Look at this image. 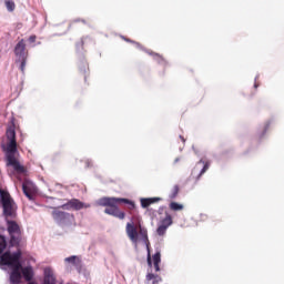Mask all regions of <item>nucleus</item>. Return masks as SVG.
Segmentation results:
<instances>
[{
    "instance_id": "f257e3e1",
    "label": "nucleus",
    "mask_w": 284,
    "mask_h": 284,
    "mask_svg": "<svg viewBox=\"0 0 284 284\" xmlns=\"http://www.w3.org/2000/svg\"><path fill=\"white\" fill-rule=\"evenodd\" d=\"M126 236L130 241L136 245L140 241H143L146 245L148 257L146 263L149 267H154V272H161V252H156L153 256L150 254V240L148 239V229L141 225V222L134 224V222H128L125 226Z\"/></svg>"
},
{
    "instance_id": "f03ea898",
    "label": "nucleus",
    "mask_w": 284,
    "mask_h": 284,
    "mask_svg": "<svg viewBox=\"0 0 284 284\" xmlns=\"http://www.w3.org/2000/svg\"><path fill=\"white\" fill-rule=\"evenodd\" d=\"M7 148H6V161L9 168H13L17 174H26V166L21 165L17 158V131L14 126H10L7 130Z\"/></svg>"
},
{
    "instance_id": "7ed1b4c3",
    "label": "nucleus",
    "mask_w": 284,
    "mask_h": 284,
    "mask_svg": "<svg viewBox=\"0 0 284 284\" xmlns=\"http://www.w3.org/2000/svg\"><path fill=\"white\" fill-rule=\"evenodd\" d=\"M122 203L129 205V210H134V207H136L133 201H130L125 197H102L99 201V205L105 207L104 214L120 219V221L125 219V212L119 210V206H116L121 205Z\"/></svg>"
},
{
    "instance_id": "20e7f679",
    "label": "nucleus",
    "mask_w": 284,
    "mask_h": 284,
    "mask_svg": "<svg viewBox=\"0 0 284 284\" xmlns=\"http://www.w3.org/2000/svg\"><path fill=\"white\" fill-rule=\"evenodd\" d=\"M20 258H21V252L11 254L10 251H7L0 256L1 265H8L9 267H12V271L10 274V282L12 284L21 283L22 265H21Z\"/></svg>"
},
{
    "instance_id": "39448f33",
    "label": "nucleus",
    "mask_w": 284,
    "mask_h": 284,
    "mask_svg": "<svg viewBox=\"0 0 284 284\" xmlns=\"http://www.w3.org/2000/svg\"><path fill=\"white\" fill-rule=\"evenodd\" d=\"M7 231L10 236V245L12 247H19L21 241L23 239V232L21 231V226L14 221L7 222Z\"/></svg>"
},
{
    "instance_id": "423d86ee",
    "label": "nucleus",
    "mask_w": 284,
    "mask_h": 284,
    "mask_svg": "<svg viewBox=\"0 0 284 284\" xmlns=\"http://www.w3.org/2000/svg\"><path fill=\"white\" fill-rule=\"evenodd\" d=\"M0 199L6 216H12V197L10 196V193L1 190Z\"/></svg>"
},
{
    "instance_id": "0eeeda50",
    "label": "nucleus",
    "mask_w": 284,
    "mask_h": 284,
    "mask_svg": "<svg viewBox=\"0 0 284 284\" xmlns=\"http://www.w3.org/2000/svg\"><path fill=\"white\" fill-rule=\"evenodd\" d=\"M61 207L62 210H74L75 212H79V210H88V207H90V204H85L79 199H71Z\"/></svg>"
},
{
    "instance_id": "6e6552de",
    "label": "nucleus",
    "mask_w": 284,
    "mask_h": 284,
    "mask_svg": "<svg viewBox=\"0 0 284 284\" xmlns=\"http://www.w3.org/2000/svg\"><path fill=\"white\" fill-rule=\"evenodd\" d=\"M172 223H173L172 215L166 213L165 217L160 222V224L156 229V234L159 236H164L165 232H168V227H170V225H172Z\"/></svg>"
},
{
    "instance_id": "1a4fd4ad",
    "label": "nucleus",
    "mask_w": 284,
    "mask_h": 284,
    "mask_svg": "<svg viewBox=\"0 0 284 284\" xmlns=\"http://www.w3.org/2000/svg\"><path fill=\"white\" fill-rule=\"evenodd\" d=\"M161 201V197H142L140 199V204L143 210H146V207H150V205H154V203H159Z\"/></svg>"
},
{
    "instance_id": "9d476101",
    "label": "nucleus",
    "mask_w": 284,
    "mask_h": 284,
    "mask_svg": "<svg viewBox=\"0 0 284 284\" xmlns=\"http://www.w3.org/2000/svg\"><path fill=\"white\" fill-rule=\"evenodd\" d=\"M52 216L54 221H58L59 223H63V221H68V219H70V213L55 210L52 212Z\"/></svg>"
},
{
    "instance_id": "9b49d317",
    "label": "nucleus",
    "mask_w": 284,
    "mask_h": 284,
    "mask_svg": "<svg viewBox=\"0 0 284 284\" xmlns=\"http://www.w3.org/2000/svg\"><path fill=\"white\" fill-rule=\"evenodd\" d=\"M22 192H23L24 196H27V199H29V201H34V196H36L34 190L32 189V186H30V184L23 183Z\"/></svg>"
},
{
    "instance_id": "f8f14e48",
    "label": "nucleus",
    "mask_w": 284,
    "mask_h": 284,
    "mask_svg": "<svg viewBox=\"0 0 284 284\" xmlns=\"http://www.w3.org/2000/svg\"><path fill=\"white\" fill-rule=\"evenodd\" d=\"M14 54L16 57H22L26 54V41L22 39L20 40L14 48Z\"/></svg>"
},
{
    "instance_id": "ddd939ff",
    "label": "nucleus",
    "mask_w": 284,
    "mask_h": 284,
    "mask_svg": "<svg viewBox=\"0 0 284 284\" xmlns=\"http://www.w3.org/2000/svg\"><path fill=\"white\" fill-rule=\"evenodd\" d=\"M43 284H57V278L54 277V273L50 268L44 270V282Z\"/></svg>"
},
{
    "instance_id": "4468645a",
    "label": "nucleus",
    "mask_w": 284,
    "mask_h": 284,
    "mask_svg": "<svg viewBox=\"0 0 284 284\" xmlns=\"http://www.w3.org/2000/svg\"><path fill=\"white\" fill-rule=\"evenodd\" d=\"M22 276L26 281L30 282L32 277L34 276V273L32 272L31 266L22 267L21 268Z\"/></svg>"
},
{
    "instance_id": "2eb2a0df",
    "label": "nucleus",
    "mask_w": 284,
    "mask_h": 284,
    "mask_svg": "<svg viewBox=\"0 0 284 284\" xmlns=\"http://www.w3.org/2000/svg\"><path fill=\"white\" fill-rule=\"evenodd\" d=\"M64 263H70L74 267H80L81 266V258L77 255L69 256L64 260Z\"/></svg>"
},
{
    "instance_id": "dca6fc26",
    "label": "nucleus",
    "mask_w": 284,
    "mask_h": 284,
    "mask_svg": "<svg viewBox=\"0 0 284 284\" xmlns=\"http://www.w3.org/2000/svg\"><path fill=\"white\" fill-rule=\"evenodd\" d=\"M146 281H152V284H159L163 278L159 274H154L152 272H149L145 276Z\"/></svg>"
},
{
    "instance_id": "f3484780",
    "label": "nucleus",
    "mask_w": 284,
    "mask_h": 284,
    "mask_svg": "<svg viewBox=\"0 0 284 284\" xmlns=\"http://www.w3.org/2000/svg\"><path fill=\"white\" fill-rule=\"evenodd\" d=\"M201 164L203 165V168H202V170L200 171V173L197 174L196 181H199V179H201V176H202L203 174H205L207 170H210V162H205V161H203V160H200L199 163H197V165H201Z\"/></svg>"
},
{
    "instance_id": "a211bd4d",
    "label": "nucleus",
    "mask_w": 284,
    "mask_h": 284,
    "mask_svg": "<svg viewBox=\"0 0 284 284\" xmlns=\"http://www.w3.org/2000/svg\"><path fill=\"white\" fill-rule=\"evenodd\" d=\"M4 6L8 12H14V10L17 9V4L12 0H4Z\"/></svg>"
},
{
    "instance_id": "6ab92c4d",
    "label": "nucleus",
    "mask_w": 284,
    "mask_h": 284,
    "mask_svg": "<svg viewBox=\"0 0 284 284\" xmlns=\"http://www.w3.org/2000/svg\"><path fill=\"white\" fill-rule=\"evenodd\" d=\"M149 54L151 55V57H153V59L155 60V61H158V63H168L166 61H165V58H163V55H161V54H159V53H156V52H149Z\"/></svg>"
},
{
    "instance_id": "aec40b11",
    "label": "nucleus",
    "mask_w": 284,
    "mask_h": 284,
    "mask_svg": "<svg viewBox=\"0 0 284 284\" xmlns=\"http://www.w3.org/2000/svg\"><path fill=\"white\" fill-rule=\"evenodd\" d=\"M170 210H172V212H181L183 210V204H179L178 202H171L169 205Z\"/></svg>"
},
{
    "instance_id": "412c9836",
    "label": "nucleus",
    "mask_w": 284,
    "mask_h": 284,
    "mask_svg": "<svg viewBox=\"0 0 284 284\" xmlns=\"http://www.w3.org/2000/svg\"><path fill=\"white\" fill-rule=\"evenodd\" d=\"M181 191V189L179 187L178 184H175L169 195V199H176V196H179V192Z\"/></svg>"
},
{
    "instance_id": "4be33fe9",
    "label": "nucleus",
    "mask_w": 284,
    "mask_h": 284,
    "mask_svg": "<svg viewBox=\"0 0 284 284\" xmlns=\"http://www.w3.org/2000/svg\"><path fill=\"white\" fill-rule=\"evenodd\" d=\"M6 247H8V242L3 235H0V254H3Z\"/></svg>"
},
{
    "instance_id": "5701e85b",
    "label": "nucleus",
    "mask_w": 284,
    "mask_h": 284,
    "mask_svg": "<svg viewBox=\"0 0 284 284\" xmlns=\"http://www.w3.org/2000/svg\"><path fill=\"white\" fill-rule=\"evenodd\" d=\"M21 72H26V58H22L21 64H20Z\"/></svg>"
},
{
    "instance_id": "b1692460",
    "label": "nucleus",
    "mask_w": 284,
    "mask_h": 284,
    "mask_svg": "<svg viewBox=\"0 0 284 284\" xmlns=\"http://www.w3.org/2000/svg\"><path fill=\"white\" fill-rule=\"evenodd\" d=\"M29 42L30 43H36L37 42V36H30L29 37Z\"/></svg>"
},
{
    "instance_id": "393cba45",
    "label": "nucleus",
    "mask_w": 284,
    "mask_h": 284,
    "mask_svg": "<svg viewBox=\"0 0 284 284\" xmlns=\"http://www.w3.org/2000/svg\"><path fill=\"white\" fill-rule=\"evenodd\" d=\"M179 161H181V158H176V159L174 160V163H179Z\"/></svg>"
},
{
    "instance_id": "a878e982",
    "label": "nucleus",
    "mask_w": 284,
    "mask_h": 284,
    "mask_svg": "<svg viewBox=\"0 0 284 284\" xmlns=\"http://www.w3.org/2000/svg\"><path fill=\"white\" fill-rule=\"evenodd\" d=\"M254 88H258V84L255 83V84H254Z\"/></svg>"
},
{
    "instance_id": "bb28decb",
    "label": "nucleus",
    "mask_w": 284,
    "mask_h": 284,
    "mask_svg": "<svg viewBox=\"0 0 284 284\" xmlns=\"http://www.w3.org/2000/svg\"><path fill=\"white\" fill-rule=\"evenodd\" d=\"M181 139H182V141H185L184 138H181Z\"/></svg>"
}]
</instances>
